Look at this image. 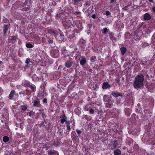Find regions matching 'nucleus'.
<instances>
[{
  "instance_id": "nucleus-1",
  "label": "nucleus",
  "mask_w": 155,
  "mask_h": 155,
  "mask_svg": "<svg viewBox=\"0 0 155 155\" xmlns=\"http://www.w3.org/2000/svg\"><path fill=\"white\" fill-rule=\"evenodd\" d=\"M144 77L143 74L137 76L134 78V87L135 89L140 88L143 85Z\"/></svg>"
},
{
  "instance_id": "nucleus-2",
  "label": "nucleus",
  "mask_w": 155,
  "mask_h": 155,
  "mask_svg": "<svg viewBox=\"0 0 155 155\" xmlns=\"http://www.w3.org/2000/svg\"><path fill=\"white\" fill-rule=\"evenodd\" d=\"M90 105V104L87 105L85 107V110L87 111L89 110V113L91 114H93L94 113V110L91 109V107L89 106Z\"/></svg>"
},
{
  "instance_id": "nucleus-3",
  "label": "nucleus",
  "mask_w": 155,
  "mask_h": 155,
  "mask_svg": "<svg viewBox=\"0 0 155 155\" xmlns=\"http://www.w3.org/2000/svg\"><path fill=\"white\" fill-rule=\"evenodd\" d=\"M114 102V100L113 99H111L108 101V102H105L104 104L106 105V107L107 108L111 107L112 106L113 103Z\"/></svg>"
},
{
  "instance_id": "nucleus-4",
  "label": "nucleus",
  "mask_w": 155,
  "mask_h": 155,
  "mask_svg": "<svg viewBox=\"0 0 155 155\" xmlns=\"http://www.w3.org/2000/svg\"><path fill=\"white\" fill-rule=\"evenodd\" d=\"M103 99L105 103L111 100V97L107 95H104L103 97Z\"/></svg>"
},
{
  "instance_id": "nucleus-5",
  "label": "nucleus",
  "mask_w": 155,
  "mask_h": 155,
  "mask_svg": "<svg viewBox=\"0 0 155 155\" xmlns=\"http://www.w3.org/2000/svg\"><path fill=\"white\" fill-rule=\"evenodd\" d=\"M16 37L15 36H11L8 39L9 41L12 43H14L16 41Z\"/></svg>"
},
{
  "instance_id": "nucleus-6",
  "label": "nucleus",
  "mask_w": 155,
  "mask_h": 155,
  "mask_svg": "<svg viewBox=\"0 0 155 155\" xmlns=\"http://www.w3.org/2000/svg\"><path fill=\"white\" fill-rule=\"evenodd\" d=\"M110 85L109 84L108 82H105L103 83L102 88L103 89H104L110 88Z\"/></svg>"
},
{
  "instance_id": "nucleus-7",
  "label": "nucleus",
  "mask_w": 155,
  "mask_h": 155,
  "mask_svg": "<svg viewBox=\"0 0 155 155\" xmlns=\"http://www.w3.org/2000/svg\"><path fill=\"white\" fill-rule=\"evenodd\" d=\"M111 94L115 97H117L122 96V94L121 93L117 92V91H114L112 92Z\"/></svg>"
},
{
  "instance_id": "nucleus-8",
  "label": "nucleus",
  "mask_w": 155,
  "mask_h": 155,
  "mask_svg": "<svg viewBox=\"0 0 155 155\" xmlns=\"http://www.w3.org/2000/svg\"><path fill=\"white\" fill-rule=\"evenodd\" d=\"M102 33L104 35H107L110 33V31L107 28H105L102 30H101Z\"/></svg>"
},
{
  "instance_id": "nucleus-9",
  "label": "nucleus",
  "mask_w": 155,
  "mask_h": 155,
  "mask_svg": "<svg viewBox=\"0 0 155 155\" xmlns=\"http://www.w3.org/2000/svg\"><path fill=\"white\" fill-rule=\"evenodd\" d=\"M143 18L145 20H149L151 19V17L148 13H146L144 14Z\"/></svg>"
},
{
  "instance_id": "nucleus-10",
  "label": "nucleus",
  "mask_w": 155,
  "mask_h": 155,
  "mask_svg": "<svg viewBox=\"0 0 155 155\" xmlns=\"http://www.w3.org/2000/svg\"><path fill=\"white\" fill-rule=\"evenodd\" d=\"M64 25L65 27H71L73 25L72 21L71 20H69L67 22H66Z\"/></svg>"
},
{
  "instance_id": "nucleus-11",
  "label": "nucleus",
  "mask_w": 155,
  "mask_h": 155,
  "mask_svg": "<svg viewBox=\"0 0 155 155\" xmlns=\"http://www.w3.org/2000/svg\"><path fill=\"white\" fill-rule=\"evenodd\" d=\"M86 62V59L84 57L80 61V64L82 66L84 65Z\"/></svg>"
},
{
  "instance_id": "nucleus-12",
  "label": "nucleus",
  "mask_w": 155,
  "mask_h": 155,
  "mask_svg": "<svg viewBox=\"0 0 155 155\" xmlns=\"http://www.w3.org/2000/svg\"><path fill=\"white\" fill-rule=\"evenodd\" d=\"M72 63L69 61H67L65 63V66L67 68L70 67L72 65Z\"/></svg>"
},
{
  "instance_id": "nucleus-13",
  "label": "nucleus",
  "mask_w": 155,
  "mask_h": 155,
  "mask_svg": "<svg viewBox=\"0 0 155 155\" xmlns=\"http://www.w3.org/2000/svg\"><path fill=\"white\" fill-rule=\"evenodd\" d=\"M15 93V91L14 90L12 91L10 93V94L9 96V98L10 100H12L13 98V96L14 94Z\"/></svg>"
},
{
  "instance_id": "nucleus-14",
  "label": "nucleus",
  "mask_w": 155,
  "mask_h": 155,
  "mask_svg": "<svg viewBox=\"0 0 155 155\" xmlns=\"http://www.w3.org/2000/svg\"><path fill=\"white\" fill-rule=\"evenodd\" d=\"M120 50L122 54H124L127 51V49L125 47H122L120 48Z\"/></svg>"
},
{
  "instance_id": "nucleus-15",
  "label": "nucleus",
  "mask_w": 155,
  "mask_h": 155,
  "mask_svg": "<svg viewBox=\"0 0 155 155\" xmlns=\"http://www.w3.org/2000/svg\"><path fill=\"white\" fill-rule=\"evenodd\" d=\"M8 27L9 26H8L7 25H4L3 32L5 34H6L7 33Z\"/></svg>"
},
{
  "instance_id": "nucleus-16",
  "label": "nucleus",
  "mask_w": 155,
  "mask_h": 155,
  "mask_svg": "<svg viewBox=\"0 0 155 155\" xmlns=\"http://www.w3.org/2000/svg\"><path fill=\"white\" fill-rule=\"evenodd\" d=\"M114 155H122L120 150L119 149L115 150L114 152Z\"/></svg>"
},
{
  "instance_id": "nucleus-17",
  "label": "nucleus",
  "mask_w": 155,
  "mask_h": 155,
  "mask_svg": "<svg viewBox=\"0 0 155 155\" xmlns=\"http://www.w3.org/2000/svg\"><path fill=\"white\" fill-rule=\"evenodd\" d=\"M67 118L66 117L65 115H64L62 116V118L61 120V122L62 124L64 123L66 121Z\"/></svg>"
},
{
  "instance_id": "nucleus-18",
  "label": "nucleus",
  "mask_w": 155,
  "mask_h": 155,
  "mask_svg": "<svg viewBox=\"0 0 155 155\" xmlns=\"http://www.w3.org/2000/svg\"><path fill=\"white\" fill-rule=\"evenodd\" d=\"M39 104V101L38 100H35L34 101L33 105L34 106H38Z\"/></svg>"
},
{
  "instance_id": "nucleus-19",
  "label": "nucleus",
  "mask_w": 155,
  "mask_h": 155,
  "mask_svg": "<svg viewBox=\"0 0 155 155\" xmlns=\"http://www.w3.org/2000/svg\"><path fill=\"white\" fill-rule=\"evenodd\" d=\"M3 140L4 142H6L8 141L9 138L7 136H4L3 137Z\"/></svg>"
},
{
  "instance_id": "nucleus-20",
  "label": "nucleus",
  "mask_w": 155,
  "mask_h": 155,
  "mask_svg": "<svg viewBox=\"0 0 155 155\" xmlns=\"http://www.w3.org/2000/svg\"><path fill=\"white\" fill-rule=\"evenodd\" d=\"M152 44L155 43V33L153 34L152 38Z\"/></svg>"
},
{
  "instance_id": "nucleus-21",
  "label": "nucleus",
  "mask_w": 155,
  "mask_h": 155,
  "mask_svg": "<svg viewBox=\"0 0 155 155\" xmlns=\"http://www.w3.org/2000/svg\"><path fill=\"white\" fill-rule=\"evenodd\" d=\"M90 60L92 62H94L96 60V58L94 56H92L91 57Z\"/></svg>"
},
{
  "instance_id": "nucleus-22",
  "label": "nucleus",
  "mask_w": 155,
  "mask_h": 155,
  "mask_svg": "<svg viewBox=\"0 0 155 155\" xmlns=\"http://www.w3.org/2000/svg\"><path fill=\"white\" fill-rule=\"evenodd\" d=\"M26 46L27 48H30L33 47V45L30 43H27L26 45Z\"/></svg>"
},
{
  "instance_id": "nucleus-23",
  "label": "nucleus",
  "mask_w": 155,
  "mask_h": 155,
  "mask_svg": "<svg viewBox=\"0 0 155 155\" xmlns=\"http://www.w3.org/2000/svg\"><path fill=\"white\" fill-rule=\"evenodd\" d=\"M151 26L149 25L148 26V30L147 31V32L148 33H150L151 32V31H152V30L151 29Z\"/></svg>"
},
{
  "instance_id": "nucleus-24",
  "label": "nucleus",
  "mask_w": 155,
  "mask_h": 155,
  "mask_svg": "<svg viewBox=\"0 0 155 155\" xmlns=\"http://www.w3.org/2000/svg\"><path fill=\"white\" fill-rule=\"evenodd\" d=\"M21 108L22 110L25 111L27 109L26 106L25 105L21 106Z\"/></svg>"
},
{
  "instance_id": "nucleus-25",
  "label": "nucleus",
  "mask_w": 155,
  "mask_h": 155,
  "mask_svg": "<svg viewBox=\"0 0 155 155\" xmlns=\"http://www.w3.org/2000/svg\"><path fill=\"white\" fill-rule=\"evenodd\" d=\"M30 87L33 91H34L35 90V85H31V86H30Z\"/></svg>"
},
{
  "instance_id": "nucleus-26",
  "label": "nucleus",
  "mask_w": 155,
  "mask_h": 155,
  "mask_svg": "<svg viewBox=\"0 0 155 155\" xmlns=\"http://www.w3.org/2000/svg\"><path fill=\"white\" fill-rule=\"evenodd\" d=\"M26 86H27V87H30V86H31V84H30V83L28 81H26V83L25 84H24Z\"/></svg>"
},
{
  "instance_id": "nucleus-27",
  "label": "nucleus",
  "mask_w": 155,
  "mask_h": 155,
  "mask_svg": "<svg viewBox=\"0 0 155 155\" xmlns=\"http://www.w3.org/2000/svg\"><path fill=\"white\" fill-rule=\"evenodd\" d=\"M30 61V59L27 58L26 59V61H25V63L27 64H29Z\"/></svg>"
},
{
  "instance_id": "nucleus-28",
  "label": "nucleus",
  "mask_w": 155,
  "mask_h": 155,
  "mask_svg": "<svg viewBox=\"0 0 155 155\" xmlns=\"http://www.w3.org/2000/svg\"><path fill=\"white\" fill-rule=\"evenodd\" d=\"M58 152L57 151H52L50 155H54V154H58Z\"/></svg>"
},
{
  "instance_id": "nucleus-29",
  "label": "nucleus",
  "mask_w": 155,
  "mask_h": 155,
  "mask_svg": "<svg viewBox=\"0 0 155 155\" xmlns=\"http://www.w3.org/2000/svg\"><path fill=\"white\" fill-rule=\"evenodd\" d=\"M110 12L108 11H106L105 12V15L107 16L109 15H110Z\"/></svg>"
},
{
  "instance_id": "nucleus-30",
  "label": "nucleus",
  "mask_w": 155,
  "mask_h": 155,
  "mask_svg": "<svg viewBox=\"0 0 155 155\" xmlns=\"http://www.w3.org/2000/svg\"><path fill=\"white\" fill-rule=\"evenodd\" d=\"M83 1V0H74V1L76 3H77Z\"/></svg>"
},
{
  "instance_id": "nucleus-31",
  "label": "nucleus",
  "mask_w": 155,
  "mask_h": 155,
  "mask_svg": "<svg viewBox=\"0 0 155 155\" xmlns=\"http://www.w3.org/2000/svg\"><path fill=\"white\" fill-rule=\"evenodd\" d=\"M67 129L69 131L70 130V126L69 125H67Z\"/></svg>"
},
{
  "instance_id": "nucleus-32",
  "label": "nucleus",
  "mask_w": 155,
  "mask_h": 155,
  "mask_svg": "<svg viewBox=\"0 0 155 155\" xmlns=\"http://www.w3.org/2000/svg\"><path fill=\"white\" fill-rule=\"evenodd\" d=\"M76 131L77 132V133L78 134V135H79L81 133V131L80 130H76Z\"/></svg>"
},
{
  "instance_id": "nucleus-33",
  "label": "nucleus",
  "mask_w": 155,
  "mask_h": 155,
  "mask_svg": "<svg viewBox=\"0 0 155 155\" xmlns=\"http://www.w3.org/2000/svg\"><path fill=\"white\" fill-rule=\"evenodd\" d=\"M46 101H47V99L45 98H44L43 100V102L44 103H45L46 102Z\"/></svg>"
},
{
  "instance_id": "nucleus-34",
  "label": "nucleus",
  "mask_w": 155,
  "mask_h": 155,
  "mask_svg": "<svg viewBox=\"0 0 155 155\" xmlns=\"http://www.w3.org/2000/svg\"><path fill=\"white\" fill-rule=\"evenodd\" d=\"M96 16L95 14L93 15L92 16V18L94 19L95 18Z\"/></svg>"
},
{
  "instance_id": "nucleus-35",
  "label": "nucleus",
  "mask_w": 155,
  "mask_h": 155,
  "mask_svg": "<svg viewBox=\"0 0 155 155\" xmlns=\"http://www.w3.org/2000/svg\"><path fill=\"white\" fill-rule=\"evenodd\" d=\"M152 10L153 12H155V7L152 8Z\"/></svg>"
},
{
  "instance_id": "nucleus-36",
  "label": "nucleus",
  "mask_w": 155,
  "mask_h": 155,
  "mask_svg": "<svg viewBox=\"0 0 155 155\" xmlns=\"http://www.w3.org/2000/svg\"><path fill=\"white\" fill-rule=\"evenodd\" d=\"M148 1L150 2H153V0H148Z\"/></svg>"
},
{
  "instance_id": "nucleus-37",
  "label": "nucleus",
  "mask_w": 155,
  "mask_h": 155,
  "mask_svg": "<svg viewBox=\"0 0 155 155\" xmlns=\"http://www.w3.org/2000/svg\"><path fill=\"white\" fill-rule=\"evenodd\" d=\"M115 1L114 0H111V3H113Z\"/></svg>"
},
{
  "instance_id": "nucleus-38",
  "label": "nucleus",
  "mask_w": 155,
  "mask_h": 155,
  "mask_svg": "<svg viewBox=\"0 0 155 155\" xmlns=\"http://www.w3.org/2000/svg\"><path fill=\"white\" fill-rule=\"evenodd\" d=\"M56 4V3L55 2H53V5H55Z\"/></svg>"
},
{
  "instance_id": "nucleus-39",
  "label": "nucleus",
  "mask_w": 155,
  "mask_h": 155,
  "mask_svg": "<svg viewBox=\"0 0 155 155\" xmlns=\"http://www.w3.org/2000/svg\"><path fill=\"white\" fill-rule=\"evenodd\" d=\"M57 56H58L57 55L54 56H53V57H54V58H56V57H57Z\"/></svg>"
},
{
  "instance_id": "nucleus-40",
  "label": "nucleus",
  "mask_w": 155,
  "mask_h": 155,
  "mask_svg": "<svg viewBox=\"0 0 155 155\" xmlns=\"http://www.w3.org/2000/svg\"><path fill=\"white\" fill-rule=\"evenodd\" d=\"M2 63V62L1 61H0V63Z\"/></svg>"
}]
</instances>
